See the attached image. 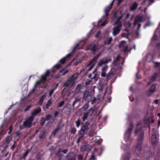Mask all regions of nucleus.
Listing matches in <instances>:
<instances>
[{"label":"nucleus","instance_id":"obj_1","mask_svg":"<svg viewBox=\"0 0 160 160\" xmlns=\"http://www.w3.org/2000/svg\"><path fill=\"white\" fill-rule=\"evenodd\" d=\"M140 125V123H139L137 124V127L135 131V136L138 137L137 139L138 143L135 147L136 150L138 151L139 153L142 150V145L144 136V131L142 127L139 126Z\"/></svg>","mask_w":160,"mask_h":160},{"label":"nucleus","instance_id":"obj_2","mask_svg":"<svg viewBox=\"0 0 160 160\" xmlns=\"http://www.w3.org/2000/svg\"><path fill=\"white\" fill-rule=\"evenodd\" d=\"M80 42L77 44L73 48L71 52V53H70L67 55L62 58L58 62V63H61L62 64H63L65 62L66 59L68 58H69L71 55L72 53L74 52L77 49H80L83 48V45L80 46Z\"/></svg>","mask_w":160,"mask_h":160},{"label":"nucleus","instance_id":"obj_3","mask_svg":"<svg viewBox=\"0 0 160 160\" xmlns=\"http://www.w3.org/2000/svg\"><path fill=\"white\" fill-rule=\"evenodd\" d=\"M113 2L110 4L106 7L105 9V15L103 16L104 18L105 19V21L101 24V26H104L107 23V20L108 19V17L109 15L108 12L110 10L112 9L113 5Z\"/></svg>","mask_w":160,"mask_h":160},{"label":"nucleus","instance_id":"obj_4","mask_svg":"<svg viewBox=\"0 0 160 160\" xmlns=\"http://www.w3.org/2000/svg\"><path fill=\"white\" fill-rule=\"evenodd\" d=\"M101 54L98 53L97 54L94 58H92L91 61L89 62L87 66V67L90 66L89 68L88 69V71H91L95 65V62L98 59L99 57L100 56Z\"/></svg>","mask_w":160,"mask_h":160},{"label":"nucleus","instance_id":"obj_5","mask_svg":"<svg viewBox=\"0 0 160 160\" xmlns=\"http://www.w3.org/2000/svg\"><path fill=\"white\" fill-rule=\"evenodd\" d=\"M98 49V46L96 44L92 43L88 45L86 48V50L91 51L92 53L95 54V52Z\"/></svg>","mask_w":160,"mask_h":160},{"label":"nucleus","instance_id":"obj_6","mask_svg":"<svg viewBox=\"0 0 160 160\" xmlns=\"http://www.w3.org/2000/svg\"><path fill=\"white\" fill-rule=\"evenodd\" d=\"M34 119L32 117H29L23 122V125L25 128H29L31 127L32 123Z\"/></svg>","mask_w":160,"mask_h":160},{"label":"nucleus","instance_id":"obj_7","mask_svg":"<svg viewBox=\"0 0 160 160\" xmlns=\"http://www.w3.org/2000/svg\"><path fill=\"white\" fill-rule=\"evenodd\" d=\"M122 15L123 14L121 12L114 14L115 24H122L121 22H120L119 21L122 18Z\"/></svg>","mask_w":160,"mask_h":160},{"label":"nucleus","instance_id":"obj_8","mask_svg":"<svg viewBox=\"0 0 160 160\" xmlns=\"http://www.w3.org/2000/svg\"><path fill=\"white\" fill-rule=\"evenodd\" d=\"M99 73V72H97L96 71H93L92 73L89 74L88 76L89 78L93 79L96 81L98 78Z\"/></svg>","mask_w":160,"mask_h":160},{"label":"nucleus","instance_id":"obj_9","mask_svg":"<svg viewBox=\"0 0 160 160\" xmlns=\"http://www.w3.org/2000/svg\"><path fill=\"white\" fill-rule=\"evenodd\" d=\"M116 24L117 26L114 27L112 29V34L114 36H116L119 33L122 26V24Z\"/></svg>","mask_w":160,"mask_h":160},{"label":"nucleus","instance_id":"obj_10","mask_svg":"<svg viewBox=\"0 0 160 160\" xmlns=\"http://www.w3.org/2000/svg\"><path fill=\"white\" fill-rule=\"evenodd\" d=\"M133 128V124L131 123L130 124V127L128 129L125 133V137L128 140H129L130 139Z\"/></svg>","mask_w":160,"mask_h":160},{"label":"nucleus","instance_id":"obj_11","mask_svg":"<svg viewBox=\"0 0 160 160\" xmlns=\"http://www.w3.org/2000/svg\"><path fill=\"white\" fill-rule=\"evenodd\" d=\"M89 125V123L87 121L86 122L85 124L82 125L79 132L85 134V133L88 131L89 129L88 126Z\"/></svg>","mask_w":160,"mask_h":160},{"label":"nucleus","instance_id":"obj_12","mask_svg":"<svg viewBox=\"0 0 160 160\" xmlns=\"http://www.w3.org/2000/svg\"><path fill=\"white\" fill-rule=\"evenodd\" d=\"M42 110L40 107H39L38 109H34L31 112V115L30 117H32L33 119H34L35 116L39 113Z\"/></svg>","mask_w":160,"mask_h":160},{"label":"nucleus","instance_id":"obj_13","mask_svg":"<svg viewBox=\"0 0 160 160\" xmlns=\"http://www.w3.org/2000/svg\"><path fill=\"white\" fill-rule=\"evenodd\" d=\"M156 84H153L151 86L147 92L148 95L150 97L156 91Z\"/></svg>","mask_w":160,"mask_h":160},{"label":"nucleus","instance_id":"obj_14","mask_svg":"<svg viewBox=\"0 0 160 160\" xmlns=\"http://www.w3.org/2000/svg\"><path fill=\"white\" fill-rule=\"evenodd\" d=\"M50 71L47 70L46 72L41 77L40 81L42 83H44L46 81L47 78L49 76Z\"/></svg>","mask_w":160,"mask_h":160},{"label":"nucleus","instance_id":"obj_15","mask_svg":"<svg viewBox=\"0 0 160 160\" xmlns=\"http://www.w3.org/2000/svg\"><path fill=\"white\" fill-rule=\"evenodd\" d=\"M76 155L73 152H70L67 155V160H76Z\"/></svg>","mask_w":160,"mask_h":160},{"label":"nucleus","instance_id":"obj_16","mask_svg":"<svg viewBox=\"0 0 160 160\" xmlns=\"http://www.w3.org/2000/svg\"><path fill=\"white\" fill-rule=\"evenodd\" d=\"M111 61V58L107 59L106 60H100L98 65L99 67L101 66L102 65L107 64L108 62H110Z\"/></svg>","mask_w":160,"mask_h":160},{"label":"nucleus","instance_id":"obj_17","mask_svg":"<svg viewBox=\"0 0 160 160\" xmlns=\"http://www.w3.org/2000/svg\"><path fill=\"white\" fill-rule=\"evenodd\" d=\"M151 141L152 145L155 146L157 144L156 135L153 133L151 136Z\"/></svg>","mask_w":160,"mask_h":160},{"label":"nucleus","instance_id":"obj_18","mask_svg":"<svg viewBox=\"0 0 160 160\" xmlns=\"http://www.w3.org/2000/svg\"><path fill=\"white\" fill-rule=\"evenodd\" d=\"M138 6V4L136 2H134L130 7V11H133L136 9Z\"/></svg>","mask_w":160,"mask_h":160},{"label":"nucleus","instance_id":"obj_19","mask_svg":"<svg viewBox=\"0 0 160 160\" xmlns=\"http://www.w3.org/2000/svg\"><path fill=\"white\" fill-rule=\"evenodd\" d=\"M75 80V78L74 75H72L68 79V81L71 84L73 85L74 83Z\"/></svg>","mask_w":160,"mask_h":160},{"label":"nucleus","instance_id":"obj_20","mask_svg":"<svg viewBox=\"0 0 160 160\" xmlns=\"http://www.w3.org/2000/svg\"><path fill=\"white\" fill-rule=\"evenodd\" d=\"M62 66L60 64L58 63L56 64L52 68V71L54 72H55L57 70H58L61 68Z\"/></svg>","mask_w":160,"mask_h":160},{"label":"nucleus","instance_id":"obj_21","mask_svg":"<svg viewBox=\"0 0 160 160\" xmlns=\"http://www.w3.org/2000/svg\"><path fill=\"white\" fill-rule=\"evenodd\" d=\"M69 72V70H67L65 71H64L62 73V74H58L57 75H55L54 76V78L55 79H58V78L61 76H64V75L66 74L68 72Z\"/></svg>","mask_w":160,"mask_h":160},{"label":"nucleus","instance_id":"obj_22","mask_svg":"<svg viewBox=\"0 0 160 160\" xmlns=\"http://www.w3.org/2000/svg\"><path fill=\"white\" fill-rule=\"evenodd\" d=\"M158 76V74L157 72H155L154 74L149 79L150 81L152 82H153L157 78Z\"/></svg>","mask_w":160,"mask_h":160},{"label":"nucleus","instance_id":"obj_23","mask_svg":"<svg viewBox=\"0 0 160 160\" xmlns=\"http://www.w3.org/2000/svg\"><path fill=\"white\" fill-rule=\"evenodd\" d=\"M46 97V95L45 94H43L42 96L40 98L39 102V105H42L44 100L45 98Z\"/></svg>","mask_w":160,"mask_h":160},{"label":"nucleus","instance_id":"obj_24","mask_svg":"<svg viewBox=\"0 0 160 160\" xmlns=\"http://www.w3.org/2000/svg\"><path fill=\"white\" fill-rule=\"evenodd\" d=\"M81 99V98L79 97H78L75 98V99L72 104V107L73 108H74L75 105L76 103L79 102L80 101Z\"/></svg>","mask_w":160,"mask_h":160},{"label":"nucleus","instance_id":"obj_25","mask_svg":"<svg viewBox=\"0 0 160 160\" xmlns=\"http://www.w3.org/2000/svg\"><path fill=\"white\" fill-rule=\"evenodd\" d=\"M82 85L81 84H78L76 88L75 91L76 93H79L80 92L82 89Z\"/></svg>","mask_w":160,"mask_h":160},{"label":"nucleus","instance_id":"obj_26","mask_svg":"<svg viewBox=\"0 0 160 160\" xmlns=\"http://www.w3.org/2000/svg\"><path fill=\"white\" fill-rule=\"evenodd\" d=\"M106 68V67H104L102 69L101 76L102 77H105L106 76L105 72Z\"/></svg>","mask_w":160,"mask_h":160},{"label":"nucleus","instance_id":"obj_27","mask_svg":"<svg viewBox=\"0 0 160 160\" xmlns=\"http://www.w3.org/2000/svg\"><path fill=\"white\" fill-rule=\"evenodd\" d=\"M120 56L119 55H118L114 61L113 64L114 66L117 65V63L119 61Z\"/></svg>","mask_w":160,"mask_h":160},{"label":"nucleus","instance_id":"obj_28","mask_svg":"<svg viewBox=\"0 0 160 160\" xmlns=\"http://www.w3.org/2000/svg\"><path fill=\"white\" fill-rule=\"evenodd\" d=\"M95 134H96V133L94 130H91L89 132L88 135L90 137H91L94 136Z\"/></svg>","mask_w":160,"mask_h":160},{"label":"nucleus","instance_id":"obj_29","mask_svg":"<svg viewBox=\"0 0 160 160\" xmlns=\"http://www.w3.org/2000/svg\"><path fill=\"white\" fill-rule=\"evenodd\" d=\"M89 104L88 103H87L84 105L82 108L81 109L83 111H86L87 109L89 108Z\"/></svg>","mask_w":160,"mask_h":160},{"label":"nucleus","instance_id":"obj_30","mask_svg":"<svg viewBox=\"0 0 160 160\" xmlns=\"http://www.w3.org/2000/svg\"><path fill=\"white\" fill-rule=\"evenodd\" d=\"M112 41V37H111L109 38H108L107 41L104 42V44L106 45H109L111 43Z\"/></svg>","mask_w":160,"mask_h":160},{"label":"nucleus","instance_id":"obj_31","mask_svg":"<svg viewBox=\"0 0 160 160\" xmlns=\"http://www.w3.org/2000/svg\"><path fill=\"white\" fill-rule=\"evenodd\" d=\"M45 119L44 117L41 118V119L39 122V123L42 126H43L45 122Z\"/></svg>","mask_w":160,"mask_h":160},{"label":"nucleus","instance_id":"obj_32","mask_svg":"<svg viewBox=\"0 0 160 160\" xmlns=\"http://www.w3.org/2000/svg\"><path fill=\"white\" fill-rule=\"evenodd\" d=\"M89 115H88V113H84L83 116L82 118V120L83 122L85 121L88 118Z\"/></svg>","mask_w":160,"mask_h":160},{"label":"nucleus","instance_id":"obj_33","mask_svg":"<svg viewBox=\"0 0 160 160\" xmlns=\"http://www.w3.org/2000/svg\"><path fill=\"white\" fill-rule=\"evenodd\" d=\"M60 129V127L59 126H58L54 130V132H52V134L53 135H55L56 133H57L59 131Z\"/></svg>","mask_w":160,"mask_h":160},{"label":"nucleus","instance_id":"obj_34","mask_svg":"<svg viewBox=\"0 0 160 160\" xmlns=\"http://www.w3.org/2000/svg\"><path fill=\"white\" fill-rule=\"evenodd\" d=\"M94 111V109L93 108H91L89 109L85 113H88V115H89L90 114V115H91L92 114L93 112Z\"/></svg>","mask_w":160,"mask_h":160},{"label":"nucleus","instance_id":"obj_35","mask_svg":"<svg viewBox=\"0 0 160 160\" xmlns=\"http://www.w3.org/2000/svg\"><path fill=\"white\" fill-rule=\"evenodd\" d=\"M52 101H51V100L50 99L47 102V103L46 105L45 108L46 109L48 108L49 106V105L52 104Z\"/></svg>","mask_w":160,"mask_h":160},{"label":"nucleus","instance_id":"obj_36","mask_svg":"<svg viewBox=\"0 0 160 160\" xmlns=\"http://www.w3.org/2000/svg\"><path fill=\"white\" fill-rule=\"evenodd\" d=\"M45 136V132L43 131L41 132V133L40 134V135L39 136V138L40 139H43Z\"/></svg>","mask_w":160,"mask_h":160},{"label":"nucleus","instance_id":"obj_37","mask_svg":"<svg viewBox=\"0 0 160 160\" xmlns=\"http://www.w3.org/2000/svg\"><path fill=\"white\" fill-rule=\"evenodd\" d=\"M52 117V116L51 115L49 114H46L45 117V120L47 121L49 120Z\"/></svg>","mask_w":160,"mask_h":160},{"label":"nucleus","instance_id":"obj_38","mask_svg":"<svg viewBox=\"0 0 160 160\" xmlns=\"http://www.w3.org/2000/svg\"><path fill=\"white\" fill-rule=\"evenodd\" d=\"M76 126L77 127H79L80 124H81V120L79 118L78 119V120L75 122Z\"/></svg>","mask_w":160,"mask_h":160},{"label":"nucleus","instance_id":"obj_39","mask_svg":"<svg viewBox=\"0 0 160 160\" xmlns=\"http://www.w3.org/2000/svg\"><path fill=\"white\" fill-rule=\"evenodd\" d=\"M56 89V88H52L49 91V94L50 96H51L52 95V93H53L54 90H55Z\"/></svg>","mask_w":160,"mask_h":160},{"label":"nucleus","instance_id":"obj_40","mask_svg":"<svg viewBox=\"0 0 160 160\" xmlns=\"http://www.w3.org/2000/svg\"><path fill=\"white\" fill-rule=\"evenodd\" d=\"M130 158V154L129 153H128L126 156L125 158H124V160H129Z\"/></svg>","mask_w":160,"mask_h":160},{"label":"nucleus","instance_id":"obj_41","mask_svg":"<svg viewBox=\"0 0 160 160\" xmlns=\"http://www.w3.org/2000/svg\"><path fill=\"white\" fill-rule=\"evenodd\" d=\"M79 132V134H80V135L78 137V138L81 139H82L83 138H84L85 134L80 132Z\"/></svg>","mask_w":160,"mask_h":160},{"label":"nucleus","instance_id":"obj_42","mask_svg":"<svg viewBox=\"0 0 160 160\" xmlns=\"http://www.w3.org/2000/svg\"><path fill=\"white\" fill-rule=\"evenodd\" d=\"M64 103L65 102L64 101H62L61 102H60L59 103L58 107H62L64 104Z\"/></svg>","mask_w":160,"mask_h":160},{"label":"nucleus","instance_id":"obj_43","mask_svg":"<svg viewBox=\"0 0 160 160\" xmlns=\"http://www.w3.org/2000/svg\"><path fill=\"white\" fill-rule=\"evenodd\" d=\"M28 153V150H27L26 152L24 153V154L22 157V159H25Z\"/></svg>","mask_w":160,"mask_h":160},{"label":"nucleus","instance_id":"obj_44","mask_svg":"<svg viewBox=\"0 0 160 160\" xmlns=\"http://www.w3.org/2000/svg\"><path fill=\"white\" fill-rule=\"evenodd\" d=\"M136 19L139 22H142L143 20V18L142 17H138Z\"/></svg>","mask_w":160,"mask_h":160},{"label":"nucleus","instance_id":"obj_45","mask_svg":"<svg viewBox=\"0 0 160 160\" xmlns=\"http://www.w3.org/2000/svg\"><path fill=\"white\" fill-rule=\"evenodd\" d=\"M87 146L86 145H83L81 147V149L82 151H88V149L87 148Z\"/></svg>","mask_w":160,"mask_h":160},{"label":"nucleus","instance_id":"obj_46","mask_svg":"<svg viewBox=\"0 0 160 160\" xmlns=\"http://www.w3.org/2000/svg\"><path fill=\"white\" fill-rule=\"evenodd\" d=\"M76 129L75 128H73L72 129L71 132L72 134H75L76 132Z\"/></svg>","mask_w":160,"mask_h":160},{"label":"nucleus","instance_id":"obj_47","mask_svg":"<svg viewBox=\"0 0 160 160\" xmlns=\"http://www.w3.org/2000/svg\"><path fill=\"white\" fill-rule=\"evenodd\" d=\"M113 75V73L112 72H109L106 76L107 79H109L111 76Z\"/></svg>","mask_w":160,"mask_h":160},{"label":"nucleus","instance_id":"obj_48","mask_svg":"<svg viewBox=\"0 0 160 160\" xmlns=\"http://www.w3.org/2000/svg\"><path fill=\"white\" fill-rule=\"evenodd\" d=\"M70 84H71L67 81L66 82L64 83V86L66 87H68L70 85Z\"/></svg>","mask_w":160,"mask_h":160},{"label":"nucleus","instance_id":"obj_49","mask_svg":"<svg viewBox=\"0 0 160 160\" xmlns=\"http://www.w3.org/2000/svg\"><path fill=\"white\" fill-rule=\"evenodd\" d=\"M65 107L67 108L69 110H70L71 109V105L69 104H67L65 107H64V108Z\"/></svg>","mask_w":160,"mask_h":160},{"label":"nucleus","instance_id":"obj_50","mask_svg":"<svg viewBox=\"0 0 160 160\" xmlns=\"http://www.w3.org/2000/svg\"><path fill=\"white\" fill-rule=\"evenodd\" d=\"M31 105H28L27 107L26 108L24 109V112H26L27 111H28L29 109L31 108Z\"/></svg>","mask_w":160,"mask_h":160},{"label":"nucleus","instance_id":"obj_51","mask_svg":"<svg viewBox=\"0 0 160 160\" xmlns=\"http://www.w3.org/2000/svg\"><path fill=\"white\" fill-rule=\"evenodd\" d=\"M83 157L82 155L79 154L78 155V160H83Z\"/></svg>","mask_w":160,"mask_h":160},{"label":"nucleus","instance_id":"obj_52","mask_svg":"<svg viewBox=\"0 0 160 160\" xmlns=\"http://www.w3.org/2000/svg\"><path fill=\"white\" fill-rule=\"evenodd\" d=\"M95 157L94 155L92 154L91 156V158H90V160H95Z\"/></svg>","mask_w":160,"mask_h":160},{"label":"nucleus","instance_id":"obj_53","mask_svg":"<svg viewBox=\"0 0 160 160\" xmlns=\"http://www.w3.org/2000/svg\"><path fill=\"white\" fill-rule=\"evenodd\" d=\"M41 81H38L36 82L35 85V87H36L37 85H40L41 83Z\"/></svg>","mask_w":160,"mask_h":160},{"label":"nucleus","instance_id":"obj_54","mask_svg":"<svg viewBox=\"0 0 160 160\" xmlns=\"http://www.w3.org/2000/svg\"><path fill=\"white\" fill-rule=\"evenodd\" d=\"M125 41H121L119 44L120 47L123 46V45L125 44Z\"/></svg>","mask_w":160,"mask_h":160},{"label":"nucleus","instance_id":"obj_55","mask_svg":"<svg viewBox=\"0 0 160 160\" xmlns=\"http://www.w3.org/2000/svg\"><path fill=\"white\" fill-rule=\"evenodd\" d=\"M92 82V80H89L88 81L86 82H85V85L86 86L88 85L89 84H90Z\"/></svg>","mask_w":160,"mask_h":160},{"label":"nucleus","instance_id":"obj_56","mask_svg":"<svg viewBox=\"0 0 160 160\" xmlns=\"http://www.w3.org/2000/svg\"><path fill=\"white\" fill-rule=\"evenodd\" d=\"M139 22L136 19L134 20V22L133 23V25L134 26H136V25Z\"/></svg>","mask_w":160,"mask_h":160},{"label":"nucleus","instance_id":"obj_57","mask_svg":"<svg viewBox=\"0 0 160 160\" xmlns=\"http://www.w3.org/2000/svg\"><path fill=\"white\" fill-rule=\"evenodd\" d=\"M152 39L154 40H157V36L156 35H154L153 36Z\"/></svg>","mask_w":160,"mask_h":160},{"label":"nucleus","instance_id":"obj_58","mask_svg":"<svg viewBox=\"0 0 160 160\" xmlns=\"http://www.w3.org/2000/svg\"><path fill=\"white\" fill-rule=\"evenodd\" d=\"M95 143L96 144L100 145L101 143V140L100 139L97 141H96Z\"/></svg>","mask_w":160,"mask_h":160},{"label":"nucleus","instance_id":"obj_59","mask_svg":"<svg viewBox=\"0 0 160 160\" xmlns=\"http://www.w3.org/2000/svg\"><path fill=\"white\" fill-rule=\"evenodd\" d=\"M160 63L158 62H156L155 63V68H157L159 66Z\"/></svg>","mask_w":160,"mask_h":160},{"label":"nucleus","instance_id":"obj_60","mask_svg":"<svg viewBox=\"0 0 160 160\" xmlns=\"http://www.w3.org/2000/svg\"><path fill=\"white\" fill-rule=\"evenodd\" d=\"M96 99L95 98H94L91 101V103L92 104H93L96 101Z\"/></svg>","mask_w":160,"mask_h":160},{"label":"nucleus","instance_id":"obj_61","mask_svg":"<svg viewBox=\"0 0 160 160\" xmlns=\"http://www.w3.org/2000/svg\"><path fill=\"white\" fill-rule=\"evenodd\" d=\"M25 128L24 127V125H20V127H19V129L20 130H23V129H24V128Z\"/></svg>","mask_w":160,"mask_h":160},{"label":"nucleus","instance_id":"obj_62","mask_svg":"<svg viewBox=\"0 0 160 160\" xmlns=\"http://www.w3.org/2000/svg\"><path fill=\"white\" fill-rule=\"evenodd\" d=\"M100 33V31H98L97 34L95 35V37L97 38L98 37Z\"/></svg>","mask_w":160,"mask_h":160},{"label":"nucleus","instance_id":"obj_63","mask_svg":"<svg viewBox=\"0 0 160 160\" xmlns=\"http://www.w3.org/2000/svg\"><path fill=\"white\" fill-rule=\"evenodd\" d=\"M59 113V112L57 111H56L54 113V117H56Z\"/></svg>","mask_w":160,"mask_h":160},{"label":"nucleus","instance_id":"obj_64","mask_svg":"<svg viewBox=\"0 0 160 160\" xmlns=\"http://www.w3.org/2000/svg\"><path fill=\"white\" fill-rule=\"evenodd\" d=\"M156 47L159 49H160V43H157L156 44Z\"/></svg>","mask_w":160,"mask_h":160}]
</instances>
